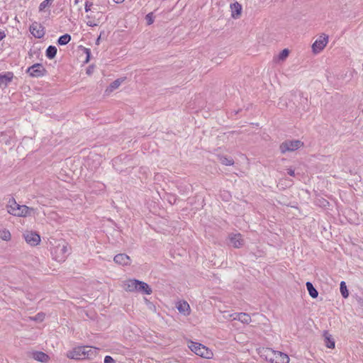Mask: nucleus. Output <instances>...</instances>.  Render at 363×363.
<instances>
[{
  "instance_id": "obj_1",
  "label": "nucleus",
  "mask_w": 363,
  "mask_h": 363,
  "mask_svg": "<svg viewBox=\"0 0 363 363\" xmlns=\"http://www.w3.org/2000/svg\"><path fill=\"white\" fill-rule=\"evenodd\" d=\"M50 244L51 245L50 252L52 258L58 262H64L69 254L68 243L63 239L51 238Z\"/></svg>"
},
{
  "instance_id": "obj_2",
  "label": "nucleus",
  "mask_w": 363,
  "mask_h": 363,
  "mask_svg": "<svg viewBox=\"0 0 363 363\" xmlns=\"http://www.w3.org/2000/svg\"><path fill=\"white\" fill-rule=\"evenodd\" d=\"M6 209L9 214L17 217H30L35 214V210L33 208L21 205L13 198L9 199Z\"/></svg>"
},
{
  "instance_id": "obj_3",
  "label": "nucleus",
  "mask_w": 363,
  "mask_h": 363,
  "mask_svg": "<svg viewBox=\"0 0 363 363\" xmlns=\"http://www.w3.org/2000/svg\"><path fill=\"white\" fill-rule=\"evenodd\" d=\"M98 349L90 346H79L67 352V357L73 359H93L97 354Z\"/></svg>"
},
{
  "instance_id": "obj_4",
  "label": "nucleus",
  "mask_w": 363,
  "mask_h": 363,
  "mask_svg": "<svg viewBox=\"0 0 363 363\" xmlns=\"http://www.w3.org/2000/svg\"><path fill=\"white\" fill-rule=\"evenodd\" d=\"M188 347L196 355L205 358V359H212L213 357V353L208 347L205 345L194 342L191 340L188 341Z\"/></svg>"
},
{
  "instance_id": "obj_5",
  "label": "nucleus",
  "mask_w": 363,
  "mask_h": 363,
  "mask_svg": "<svg viewBox=\"0 0 363 363\" xmlns=\"http://www.w3.org/2000/svg\"><path fill=\"white\" fill-rule=\"evenodd\" d=\"M264 355L266 359L270 363H289V362L287 354L270 348H267L264 350Z\"/></svg>"
},
{
  "instance_id": "obj_6",
  "label": "nucleus",
  "mask_w": 363,
  "mask_h": 363,
  "mask_svg": "<svg viewBox=\"0 0 363 363\" xmlns=\"http://www.w3.org/2000/svg\"><path fill=\"white\" fill-rule=\"evenodd\" d=\"M303 145V143L299 140H286L280 145V150L282 153L295 151Z\"/></svg>"
},
{
  "instance_id": "obj_7",
  "label": "nucleus",
  "mask_w": 363,
  "mask_h": 363,
  "mask_svg": "<svg viewBox=\"0 0 363 363\" xmlns=\"http://www.w3.org/2000/svg\"><path fill=\"white\" fill-rule=\"evenodd\" d=\"M328 43V36L326 34H321L313 43L312 51L314 54L320 53Z\"/></svg>"
},
{
  "instance_id": "obj_8",
  "label": "nucleus",
  "mask_w": 363,
  "mask_h": 363,
  "mask_svg": "<svg viewBox=\"0 0 363 363\" xmlns=\"http://www.w3.org/2000/svg\"><path fill=\"white\" fill-rule=\"evenodd\" d=\"M23 237L26 242L32 247L37 246L40 242V236L36 232L26 230L23 234Z\"/></svg>"
},
{
  "instance_id": "obj_9",
  "label": "nucleus",
  "mask_w": 363,
  "mask_h": 363,
  "mask_svg": "<svg viewBox=\"0 0 363 363\" xmlns=\"http://www.w3.org/2000/svg\"><path fill=\"white\" fill-rule=\"evenodd\" d=\"M27 72L33 77H39L44 75L45 69L41 64L36 63L28 67Z\"/></svg>"
},
{
  "instance_id": "obj_10",
  "label": "nucleus",
  "mask_w": 363,
  "mask_h": 363,
  "mask_svg": "<svg viewBox=\"0 0 363 363\" xmlns=\"http://www.w3.org/2000/svg\"><path fill=\"white\" fill-rule=\"evenodd\" d=\"M30 32L31 34L37 38H40L45 35V30L43 26L38 23L33 22L30 26Z\"/></svg>"
},
{
  "instance_id": "obj_11",
  "label": "nucleus",
  "mask_w": 363,
  "mask_h": 363,
  "mask_svg": "<svg viewBox=\"0 0 363 363\" xmlns=\"http://www.w3.org/2000/svg\"><path fill=\"white\" fill-rule=\"evenodd\" d=\"M113 261L119 265L121 266H128L131 263V259L128 255L126 254L121 253L116 255L114 258Z\"/></svg>"
},
{
  "instance_id": "obj_12",
  "label": "nucleus",
  "mask_w": 363,
  "mask_h": 363,
  "mask_svg": "<svg viewBox=\"0 0 363 363\" xmlns=\"http://www.w3.org/2000/svg\"><path fill=\"white\" fill-rule=\"evenodd\" d=\"M230 244L235 248H239L244 244V240L240 233L230 234L229 235Z\"/></svg>"
},
{
  "instance_id": "obj_13",
  "label": "nucleus",
  "mask_w": 363,
  "mask_h": 363,
  "mask_svg": "<svg viewBox=\"0 0 363 363\" xmlns=\"http://www.w3.org/2000/svg\"><path fill=\"white\" fill-rule=\"evenodd\" d=\"M138 284L139 283H138V279H128V280L123 281V288L126 291H130V292L137 291Z\"/></svg>"
},
{
  "instance_id": "obj_14",
  "label": "nucleus",
  "mask_w": 363,
  "mask_h": 363,
  "mask_svg": "<svg viewBox=\"0 0 363 363\" xmlns=\"http://www.w3.org/2000/svg\"><path fill=\"white\" fill-rule=\"evenodd\" d=\"M176 307L179 313L184 314V315H188L190 314L191 308L189 304L186 301H183L177 302Z\"/></svg>"
},
{
  "instance_id": "obj_15",
  "label": "nucleus",
  "mask_w": 363,
  "mask_h": 363,
  "mask_svg": "<svg viewBox=\"0 0 363 363\" xmlns=\"http://www.w3.org/2000/svg\"><path fill=\"white\" fill-rule=\"evenodd\" d=\"M31 357L40 362H47L49 360V356L43 352L35 351L31 352Z\"/></svg>"
},
{
  "instance_id": "obj_16",
  "label": "nucleus",
  "mask_w": 363,
  "mask_h": 363,
  "mask_svg": "<svg viewBox=\"0 0 363 363\" xmlns=\"http://www.w3.org/2000/svg\"><path fill=\"white\" fill-rule=\"evenodd\" d=\"M124 81L123 78L117 79L114 82H113L105 90V93L106 94H110L114 90L117 89L122 82Z\"/></svg>"
},
{
  "instance_id": "obj_17",
  "label": "nucleus",
  "mask_w": 363,
  "mask_h": 363,
  "mask_svg": "<svg viewBox=\"0 0 363 363\" xmlns=\"http://www.w3.org/2000/svg\"><path fill=\"white\" fill-rule=\"evenodd\" d=\"M138 286L137 291L143 292L145 294L150 295L152 294V289L145 282L138 280Z\"/></svg>"
},
{
  "instance_id": "obj_18",
  "label": "nucleus",
  "mask_w": 363,
  "mask_h": 363,
  "mask_svg": "<svg viewBox=\"0 0 363 363\" xmlns=\"http://www.w3.org/2000/svg\"><path fill=\"white\" fill-rule=\"evenodd\" d=\"M230 8H231V10H232V16L233 18H237L238 16L240 15L241 13V11H242V6L241 5L238 3V2H235L233 4L230 5Z\"/></svg>"
},
{
  "instance_id": "obj_19",
  "label": "nucleus",
  "mask_w": 363,
  "mask_h": 363,
  "mask_svg": "<svg viewBox=\"0 0 363 363\" xmlns=\"http://www.w3.org/2000/svg\"><path fill=\"white\" fill-rule=\"evenodd\" d=\"M13 74L11 72L0 74V84L6 85L13 79Z\"/></svg>"
},
{
  "instance_id": "obj_20",
  "label": "nucleus",
  "mask_w": 363,
  "mask_h": 363,
  "mask_svg": "<svg viewBox=\"0 0 363 363\" xmlns=\"http://www.w3.org/2000/svg\"><path fill=\"white\" fill-rule=\"evenodd\" d=\"M289 51L288 49H284L277 57H274V60L276 62H279L280 61H284L289 56Z\"/></svg>"
},
{
  "instance_id": "obj_21",
  "label": "nucleus",
  "mask_w": 363,
  "mask_h": 363,
  "mask_svg": "<svg viewBox=\"0 0 363 363\" xmlns=\"http://www.w3.org/2000/svg\"><path fill=\"white\" fill-rule=\"evenodd\" d=\"M306 288H307L309 295L312 298H316L318 295V293L317 290L314 288L312 283L308 281V282H306Z\"/></svg>"
},
{
  "instance_id": "obj_22",
  "label": "nucleus",
  "mask_w": 363,
  "mask_h": 363,
  "mask_svg": "<svg viewBox=\"0 0 363 363\" xmlns=\"http://www.w3.org/2000/svg\"><path fill=\"white\" fill-rule=\"evenodd\" d=\"M99 20L96 19L91 14L86 16V24L90 27L96 26L99 24Z\"/></svg>"
},
{
  "instance_id": "obj_23",
  "label": "nucleus",
  "mask_w": 363,
  "mask_h": 363,
  "mask_svg": "<svg viewBox=\"0 0 363 363\" xmlns=\"http://www.w3.org/2000/svg\"><path fill=\"white\" fill-rule=\"evenodd\" d=\"M57 54V48L55 46L50 45L46 50V57L52 59Z\"/></svg>"
},
{
  "instance_id": "obj_24",
  "label": "nucleus",
  "mask_w": 363,
  "mask_h": 363,
  "mask_svg": "<svg viewBox=\"0 0 363 363\" xmlns=\"http://www.w3.org/2000/svg\"><path fill=\"white\" fill-rule=\"evenodd\" d=\"M238 320L240 321L242 323L249 324L250 323H251L252 319L248 313H241V314H240V317L238 318Z\"/></svg>"
},
{
  "instance_id": "obj_25",
  "label": "nucleus",
  "mask_w": 363,
  "mask_h": 363,
  "mask_svg": "<svg viewBox=\"0 0 363 363\" xmlns=\"http://www.w3.org/2000/svg\"><path fill=\"white\" fill-rule=\"evenodd\" d=\"M71 40V36L69 34H65L61 35L57 40V43L60 45H65Z\"/></svg>"
},
{
  "instance_id": "obj_26",
  "label": "nucleus",
  "mask_w": 363,
  "mask_h": 363,
  "mask_svg": "<svg viewBox=\"0 0 363 363\" xmlns=\"http://www.w3.org/2000/svg\"><path fill=\"white\" fill-rule=\"evenodd\" d=\"M340 293H341V295L345 298H347L348 296H349V292H348V290L347 289V286H346V283L342 281L340 282Z\"/></svg>"
},
{
  "instance_id": "obj_27",
  "label": "nucleus",
  "mask_w": 363,
  "mask_h": 363,
  "mask_svg": "<svg viewBox=\"0 0 363 363\" xmlns=\"http://www.w3.org/2000/svg\"><path fill=\"white\" fill-rule=\"evenodd\" d=\"M325 345L328 348H334L335 347V341L333 338H331L330 335L326 334L325 335Z\"/></svg>"
},
{
  "instance_id": "obj_28",
  "label": "nucleus",
  "mask_w": 363,
  "mask_h": 363,
  "mask_svg": "<svg viewBox=\"0 0 363 363\" xmlns=\"http://www.w3.org/2000/svg\"><path fill=\"white\" fill-rule=\"evenodd\" d=\"M52 2H53V0H44L43 1H42L40 3V4L39 6V11H45L46 8L49 7L50 6H51Z\"/></svg>"
},
{
  "instance_id": "obj_29",
  "label": "nucleus",
  "mask_w": 363,
  "mask_h": 363,
  "mask_svg": "<svg viewBox=\"0 0 363 363\" xmlns=\"http://www.w3.org/2000/svg\"><path fill=\"white\" fill-rule=\"evenodd\" d=\"M0 238L3 240H9L11 239V233L9 230H2L1 233H0Z\"/></svg>"
},
{
  "instance_id": "obj_30",
  "label": "nucleus",
  "mask_w": 363,
  "mask_h": 363,
  "mask_svg": "<svg viewBox=\"0 0 363 363\" xmlns=\"http://www.w3.org/2000/svg\"><path fill=\"white\" fill-rule=\"evenodd\" d=\"M145 20L147 21V25H151L154 22V20H155V17L153 16V13H149L146 15L145 16Z\"/></svg>"
},
{
  "instance_id": "obj_31",
  "label": "nucleus",
  "mask_w": 363,
  "mask_h": 363,
  "mask_svg": "<svg viewBox=\"0 0 363 363\" xmlns=\"http://www.w3.org/2000/svg\"><path fill=\"white\" fill-rule=\"evenodd\" d=\"M32 320L35 321H43L45 318V314L43 313H38L35 316L30 318Z\"/></svg>"
},
{
  "instance_id": "obj_32",
  "label": "nucleus",
  "mask_w": 363,
  "mask_h": 363,
  "mask_svg": "<svg viewBox=\"0 0 363 363\" xmlns=\"http://www.w3.org/2000/svg\"><path fill=\"white\" fill-rule=\"evenodd\" d=\"M221 163L225 165H232L233 164V160L230 158L223 157L220 159Z\"/></svg>"
},
{
  "instance_id": "obj_33",
  "label": "nucleus",
  "mask_w": 363,
  "mask_h": 363,
  "mask_svg": "<svg viewBox=\"0 0 363 363\" xmlns=\"http://www.w3.org/2000/svg\"><path fill=\"white\" fill-rule=\"evenodd\" d=\"M92 5H93V4H92V3L89 2V1H86L85 2V8H84L85 11H86V12H89V11H90L91 10V6H92Z\"/></svg>"
},
{
  "instance_id": "obj_34",
  "label": "nucleus",
  "mask_w": 363,
  "mask_h": 363,
  "mask_svg": "<svg viewBox=\"0 0 363 363\" xmlns=\"http://www.w3.org/2000/svg\"><path fill=\"white\" fill-rule=\"evenodd\" d=\"M104 363H116V361L111 356H106L104 358Z\"/></svg>"
},
{
  "instance_id": "obj_35",
  "label": "nucleus",
  "mask_w": 363,
  "mask_h": 363,
  "mask_svg": "<svg viewBox=\"0 0 363 363\" xmlns=\"http://www.w3.org/2000/svg\"><path fill=\"white\" fill-rule=\"evenodd\" d=\"M240 314H241V313H232L230 315V317H232L233 320H238V318L240 317Z\"/></svg>"
},
{
  "instance_id": "obj_36",
  "label": "nucleus",
  "mask_w": 363,
  "mask_h": 363,
  "mask_svg": "<svg viewBox=\"0 0 363 363\" xmlns=\"http://www.w3.org/2000/svg\"><path fill=\"white\" fill-rule=\"evenodd\" d=\"M287 172L291 177H294L295 175L294 170L292 169H288V172Z\"/></svg>"
},
{
  "instance_id": "obj_37",
  "label": "nucleus",
  "mask_w": 363,
  "mask_h": 363,
  "mask_svg": "<svg viewBox=\"0 0 363 363\" xmlns=\"http://www.w3.org/2000/svg\"><path fill=\"white\" fill-rule=\"evenodd\" d=\"M116 4H122L125 0H113Z\"/></svg>"
},
{
  "instance_id": "obj_38",
  "label": "nucleus",
  "mask_w": 363,
  "mask_h": 363,
  "mask_svg": "<svg viewBox=\"0 0 363 363\" xmlns=\"http://www.w3.org/2000/svg\"><path fill=\"white\" fill-rule=\"evenodd\" d=\"M4 37H5L4 33L0 31V40H2Z\"/></svg>"
},
{
  "instance_id": "obj_39",
  "label": "nucleus",
  "mask_w": 363,
  "mask_h": 363,
  "mask_svg": "<svg viewBox=\"0 0 363 363\" xmlns=\"http://www.w3.org/2000/svg\"><path fill=\"white\" fill-rule=\"evenodd\" d=\"M100 40H101V35L98 37V38L96 39V45H99L100 44Z\"/></svg>"
},
{
  "instance_id": "obj_40",
  "label": "nucleus",
  "mask_w": 363,
  "mask_h": 363,
  "mask_svg": "<svg viewBox=\"0 0 363 363\" xmlns=\"http://www.w3.org/2000/svg\"><path fill=\"white\" fill-rule=\"evenodd\" d=\"M231 314H232V313H229V314H228L227 315H224V318H227V319H228V318H232V317H230V315H231Z\"/></svg>"
},
{
  "instance_id": "obj_41",
  "label": "nucleus",
  "mask_w": 363,
  "mask_h": 363,
  "mask_svg": "<svg viewBox=\"0 0 363 363\" xmlns=\"http://www.w3.org/2000/svg\"><path fill=\"white\" fill-rule=\"evenodd\" d=\"M86 53H87V60L86 61L89 60V50L86 49Z\"/></svg>"
},
{
  "instance_id": "obj_42",
  "label": "nucleus",
  "mask_w": 363,
  "mask_h": 363,
  "mask_svg": "<svg viewBox=\"0 0 363 363\" xmlns=\"http://www.w3.org/2000/svg\"><path fill=\"white\" fill-rule=\"evenodd\" d=\"M91 72V70H87V73H90Z\"/></svg>"
},
{
  "instance_id": "obj_43",
  "label": "nucleus",
  "mask_w": 363,
  "mask_h": 363,
  "mask_svg": "<svg viewBox=\"0 0 363 363\" xmlns=\"http://www.w3.org/2000/svg\"><path fill=\"white\" fill-rule=\"evenodd\" d=\"M91 72V70H87V73H90Z\"/></svg>"
}]
</instances>
